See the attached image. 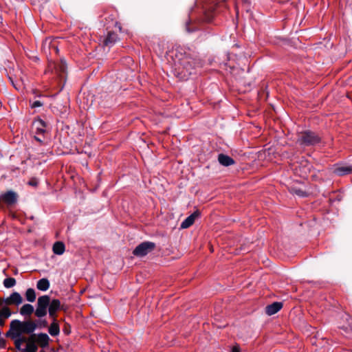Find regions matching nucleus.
I'll return each instance as SVG.
<instances>
[{
  "label": "nucleus",
  "mask_w": 352,
  "mask_h": 352,
  "mask_svg": "<svg viewBox=\"0 0 352 352\" xmlns=\"http://www.w3.org/2000/svg\"><path fill=\"white\" fill-rule=\"evenodd\" d=\"M37 327L36 324L31 320L21 321L19 320H13L10 324V329L7 332V335H12L14 338H16L23 333H32Z\"/></svg>",
  "instance_id": "obj_1"
},
{
  "label": "nucleus",
  "mask_w": 352,
  "mask_h": 352,
  "mask_svg": "<svg viewBox=\"0 0 352 352\" xmlns=\"http://www.w3.org/2000/svg\"><path fill=\"white\" fill-rule=\"evenodd\" d=\"M320 142V138L310 131L301 132L297 140V142L302 146H314Z\"/></svg>",
  "instance_id": "obj_2"
},
{
  "label": "nucleus",
  "mask_w": 352,
  "mask_h": 352,
  "mask_svg": "<svg viewBox=\"0 0 352 352\" xmlns=\"http://www.w3.org/2000/svg\"><path fill=\"white\" fill-rule=\"evenodd\" d=\"M50 298L47 295L40 296L38 298L35 316L38 318H42L47 314V309L50 305Z\"/></svg>",
  "instance_id": "obj_3"
},
{
  "label": "nucleus",
  "mask_w": 352,
  "mask_h": 352,
  "mask_svg": "<svg viewBox=\"0 0 352 352\" xmlns=\"http://www.w3.org/2000/svg\"><path fill=\"white\" fill-rule=\"evenodd\" d=\"M155 243L149 241L143 242L138 245L133 251V254L136 256H144L151 252L155 248Z\"/></svg>",
  "instance_id": "obj_4"
},
{
  "label": "nucleus",
  "mask_w": 352,
  "mask_h": 352,
  "mask_svg": "<svg viewBox=\"0 0 352 352\" xmlns=\"http://www.w3.org/2000/svg\"><path fill=\"white\" fill-rule=\"evenodd\" d=\"M332 171L337 175L343 176L352 173V166L346 164H337L333 166Z\"/></svg>",
  "instance_id": "obj_5"
},
{
  "label": "nucleus",
  "mask_w": 352,
  "mask_h": 352,
  "mask_svg": "<svg viewBox=\"0 0 352 352\" xmlns=\"http://www.w3.org/2000/svg\"><path fill=\"white\" fill-rule=\"evenodd\" d=\"M0 199L8 205H12L17 201V195L12 190H9L0 196Z\"/></svg>",
  "instance_id": "obj_6"
},
{
  "label": "nucleus",
  "mask_w": 352,
  "mask_h": 352,
  "mask_svg": "<svg viewBox=\"0 0 352 352\" xmlns=\"http://www.w3.org/2000/svg\"><path fill=\"white\" fill-rule=\"evenodd\" d=\"M6 337L10 338L14 341V346H15L16 349L19 351L23 350L21 349V345L23 343L26 342V344H27L28 342H31L30 340H28V339L26 337H25L22 335L19 336L16 338H14L12 335H11V334L7 335V333H6Z\"/></svg>",
  "instance_id": "obj_7"
},
{
  "label": "nucleus",
  "mask_w": 352,
  "mask_h": 352,
  "mask_svg": "<svg viewBox=\"0 0 352 352\" xmlns=\"http://www.w3.org/2000/svg\"><path fill=\"white\" fill-rule=\"evenodd\" d=\"M283 307V303L280 302H274L266 307V314L269 316L276 314Z\"/></svg>",
  "instance_id": "obj_8"
},
{
  "label": "nucleus",
  "mask_w": 352,
  "mask_h": 352,
  "mask_svg": "<svg viewBox=\"0 0 352 352\" xmlns=\"http://www.w3.org/2000/svg\"><path fill=\"white\" fill-rule=\"evenodd\" d=\"M48 307L50 316L54 318L56 312L60 309V302L58 299H53L50 302Z\"/></svg>",
  "instance_id": "obj_9"
},
{
  "label": "nucleus",
  "mask_w": 352,
  "mask_h": 352,
  "mask_svg": "<svg viewBox=\"0 0 352 352\" xmlns=\"http://www.w3.org/2000/svg\"><path fill=\"white\" fill-rule=\"evenodd\" d=\"M199 216L198 212H195L188 216L186 219H184L181 223V228L185 229L191 226L194 222L195 219Z\"/></svg>",
  "instance_id": "obj_10"
},
{
  "label": "nucleus",
  "mask_w": 352,
  "mask_h": 352,
  "mask_svg": "<svg viewBox=\"0 0 352 352\" xmlns=\"http://www.w3.org/2000/svg\"><path fill=\"white\" fill-rule=\"evenodd\" d=\"M32 127H33V129L35 130L36 134H38V135L43 134L45 131V124L41 119L35 120L32 123Z\"/></svg>",
  "instance_id": "obj_11"
},
{
  "label": "nucleus",
  "mask_w": 352,
  "mask_h": 352,
  "mask_svg": "<svg viewBox=\"0 0 352 352\" xmlns=\"http://www.w3.org/2000/svg\"><path fill=\"white\" fill-rule=\"evenodd\" d=\"M218 161L224 166H229L234 164V160L232 157L224 154L219 155Z\"/></svg>",
  "instance_id": "obj_12"
},
{
  "label": "nucleus",
  "mask_w": 352,
  "mask_h": 352,
  "mask_svg": "<svg viewBox=\"0 0 352 352\" xmlns=\"http://www.w3.org/2000/svg\"><path fill=\"white\" fill-rule=\"evenodd\" d=\"M50 341V337L46 333H39L36 338L38 344L42 347L45 348L48 346Z\"/></svg>",
  "instance_id": "obj_13"
},
{
  "label": "nucleus",
  "mask_w": 352,
  "mask_h": 352,
  "mask_svg": "<svg viewBox=\"0 0 352 352\" xmlns=\"http://www.w3.org/2000/svg\"><path fill=\"white\" fill-rule=\"evenodd\" d=\"M52 250L55 254L62 255L65 250V244L61 241H57L53 245Z\"/></svg>",
  "instance_id": "obj_14"
},
{
  "label": "nucleus",
  "mask_w": 352,
  "mask_h": 352,
  "mask_svg": "<svg viewBox=\"0 0 352 352\" xmlns=\"http://www.w3.org/2000/svg\"><path fill=\"white\" fill-rule=\"evenodd\" d=\"M34 312V307L30 304H25L20 309V314L29 316Z\"/></svg>",
  "instance_id": "obj_15"
},
{
  "label": "nucleus",
  "mask_w": 352,
  "mask_h": 352,
  "mask_svg": "<svg viewBox=\"0 0 352 352\" xmlns=\"http://www.w3.org/2000/svg\"><path fill=\"white\" fill-rule=\"evenodd\" d=\"M10 300H11L12 305H19L23 302V298L21 294L16 292H12L10 295Z\"/></svg>",
  "instance_id": "obj_16"
},
{
  "label": "nucleus",
  "mask_w": 352,
  "mask_h": 352,
  "mask_svg": "<svg viewBox=\"0 0 352 352\" xmlns=\"http://www.w3.org/2000/svg\"><path fill=\"white\" fill-rule=\"evenodd\" d=\"M36 287L41 291H47L50 287V282L47 278H41L37 282Z\"/></svg>",
  "instance_id": "obj_17"
},
{
  "label": "nucleus",
  "mask_w": 352,
  "mask_h": 352,
  "mask_svg": "<svg viewBox=\"0 0 352 352\" xmlns=\"http://www.w3.org/2000/svg\"><path fill=\"white\" fill-rule=\"evenodd\" d=\"M118 39V35L114 32H109L104 43L105 45H110L116 43Z\"/></svg>",
  "instance_id": "obj_18"
},
{
  "label": "nucleus",
  "mask_w": 352,
  "mask_h": 352,
  "mask_svg": "<svg viewBox=\"0 0 352 352\" xmlns=\"http://www.w3.org/2000/svg\"><path fill=\"white\" fill-rule=\"evenodd\" d=\"M49 333L52 336H55L59 334L60 329L58 323L56 322L55 318H54V322L51 324V325L49 327Z\"/></svg>",
  "instance_id": "obj_19"
},
{
  "label": "nucleus",
  "mask_w": 352,
  "mask_h": 352,
  "mask_svg": "<svg viewBox=\"0 0 352 352\" xmlns=\"http://www.w3.org/2000/svg\"><path fill=\"white\" fill-rule=\"evenodd\" d=\"M25 298L30 302H34L36 298L34 289L32 288L28 289L25 292Z\"/></svg>",
  "instance_id": "obj_20"
},
{
  "label": "nucleus",
  "mask_w": 352,
  "mask_h": 352,
  "mask_svg": "<svg viewBox=\"0 0 352 352\" xmlns=\"http://www.w3.org/2000/svg\"><path fill=\"white\" fill-rule=\"evenodd\" d=\"M12 315L10 308L7 306H3L0 309V316L5 319L8 318Z\"/></svg>",
  "instance_id": "obj_21"
},
{
  "label": "nucleus",
  "mask_w": 352,
  "mask_h": 352,
  "mask_svg": "<svg viewBox=\"0 0 352 352\" xmlns=\"http://www.w3.org/2000/svg\"><path fill=\"white\" fill-rule=\"evenodd\" d=\"M16 285V280L14 278H7L3 280V285L6 288H11Z\"/></svg>",
  "instance_id": "obj_22"
},
{
  "label": "nucleus",
  "mask_w": 352,
  "mask_h": 352,
  "mask_svg": "<svg viewBox=\"0 0 352 352\" xmlns=\"http://www.w3.org/2000/svg\"><path fill=\"white\" fill-rule=\"evenodd\" d=\"M37 347L34 342H28L22 352H36Z\"/></svg>",
  "instance_id": "obj_23"
},
{
  "label": "nucleus",
  "mask_w": 352,
  "mask_h": 352,
  "mask_svg": "<svg viewBox=\"0 0 352 352\" xmlns=\"http://www.w3.org/2000/svg\"><path fill=\"white\" fill-rule=\"evenodd\" d=\"M289 191L292 194H295L299 197H305L306 195V193L301 189H297L296 188H291L289 189Z\"/></svg>",
  "instance_id": "obj_24"
},
{
  "label": "nucleus",
  "mask_w": 352,
  "mask_h": 352,
  "mask_svg": "<svg viewBox=\"0 0 352 352\" xmlns=\"http://www.w3.org/2000/svg\"><path fill=\"white\" fill-rule=\"evenodd\" d=\"M12 305V303H11V300H10V296L6 298H4V299L0 298V307H3V306L8 307V305Z\"/></svg>",
  "instance_id": "obj_25"
},
{
  "label": "nucleus",
  "mask_w": 352,
  "mask_h": 352,
  "mask_svg": "<svg viewBox=\"0 0 352 352\" xmlns=\"http://www.w3.org/2000/svg\"><path fill=\"white\" fill-rule=\"evenodd\" d=\"M43 105V103L39 100H36L31 104L32 108L40 107Z\"/></svg>",
  "instance_id": "obj_26"
},
{
  "label": "nucleus",
  "mask_w": 352,
  "mask_h": 352,
  "mask_svg": "<svg viewBox=\"0 0 352 352\" xmlns=\"http://www.w3.org/2000/svg\"><path fill=\"white\" fill-rule=\"evenodd\" d=\"M28 184L32 186H36L38 182L36 179H32L28 182Z\"/></svg>",
  "instance_id": "obj_27"
},
{
  "label": "nucleus",
  "mask_w": 352,
  "mask_h": 352,
  "mask_svg": "<svg viewBox=\"0 0 352 352\" xmlns=\"http://www.w3.org/2000/svg\"><path fill=\"white\" fill-rule=\"evenodd\" d=\"M6 346V340L3 338H0V348H4Z\"/></svg>",
  "instance_id": "obj_28"
},
{
  "label": "nucleus",
  "mask_w": 352,
  "mask_h": 352,
  "mask_svg": "<svg viewBox=\"0 0 352 352\" xmlns=\"http://www.w3.org/2000/svg\"><path fill=\"white\" fill-rule=\"evenodd\" d=\"M232 352H240L239 348L237 346H234L232 349Z\"/></svg>",
  "instance_id": "obj_29"
},
{
  "label": "nucleus",
  "mask_w": 352,
  "mask_h": 352,
  "mask_svg": "<svg viewBox=\"0 0 352 352\" xmlns=\"http://www.w3.org/2000/svg\"><path fill=\"white\" fill-rule=\"evenodd\" d=\"M4 319L0 316V327H3L5 324Z\"/></svg>",
  "instance_id": "obj_30"
},
{
  "label": "nucleus",
  "mask_w": 352,
  "mask_h": 352,
  "mask_svg": "<svg viewBox=\"0 0 352 352\" xmlns=\"http://www.w3.org/2000/svg\"><path fill=\"white\" fill-rule=\"evenodd\" d=\"M34 138H35L37 141H38V142H42V140H41L40 138L37 137V136H34Z\"/></svg>",
  "instance_id": "obj_31"
},
{
  "label": "nucleus",
  "mask_w": 352,
  "mask_h": 352,
  "mask_svg": "<svg viewBox=\"0 0 352 352\" xmlns=\"http://www.w3.org/2000/svg\"><path fill=\"white\" fill-rule=\"evenodd\" d=\"M47 322L45 320L43 321V325L45 327V326H47Z\"/></svg>",
  "instance_id": "obj_32"
},
{
  "label": "nucleus",
  "mask_w": 352,
  "mask_h": 352,
  "mask_svg": "<svg viewBox=\"0 0 352 352\" xmlns=\"http://www.w3.org/2000/svg\"><path fill=\"white\" fill-rule=\"evenodd\" d=\"M55 50H56V52H58V49L56 47H55Z\"/></svg>",
  "instance_id": "obj_33"
},
{
  "label": "nucleus",
  "mask_w": 352,
  "mask_h": 352,
  "mask_svg": "<svg viewBox=\"0 0 352 352\" xmlns=\"http://www.w3.org/2000/svg\"><path fill=\"white\" fill-rule=\"evenodd\" d=\"M10 80H11V82L14 85L13 80H12V78H10Z\"/></svg>",
  "instance_id": "obj_34"
},
{
  "label": "nucleus",
  "mask_w": 352,
  "mask_h": 352,
  "mask_svg": "<svg viewBox=\"0 0 352 352\" xmlns=\"http://www.w3.org/2000/svg\"><path fill=\"white\" fill-rule=\"evenodd\" d=\"M10 80H11V82L14 85L13 80H12V78H10Z\"/></svg>",
  "instance_id": "obj_35"
}]
</instances>
